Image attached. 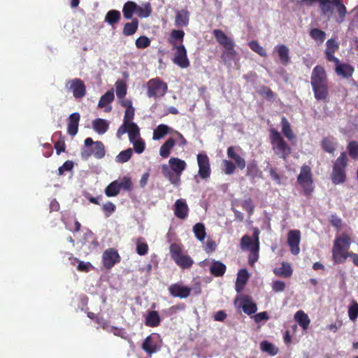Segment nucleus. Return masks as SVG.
I'll list each match as a JSON object with an SVG mask.
<instances>
[{"label":"nucleus","instance_id":"a878e982","mask_svg":"<svg viewBox=\"0 0 358 358\" xmlns=\"http://www.w3.org/2000/svg\"><path fill=\"white\" fill-rule=\"evenodd\" d=\"M227 267L224 264L220 261H213L210 266V273L215 277L223 276L226 272Z\"/></svg>","mask_w":358,"mask_h":358},{"label":"nucleus","instance_id":"412c9836","mask_svg":"<svg viewBox=\"0 0 358 358\" xmlns=\"http://www.w3.org/2000/svg\"><path fill=\"white\" fill-rule=\"evenodd\" d=\"M80 115L78 113L71 114L68 118L67 132L70 136H74L78 131Z\"/></svg>","mask_w":358,"mask_h":358},{"label":"nucleus","instance_id":"338daca9","mask_svg":"<svg viewBox=\"0 0 358 358\" xmlns=\"http://www.w3.org/2000/svg\"><path fill=\"white\" fill-rule=\"evenodd\" d=\"M73 162L72 161H70V160H68V161H66L62 166H61L60 167H59L58 169V172H59V176H62L64 174V171H70L73 169Z\"/></svg>","mask_w":358,"mask_h":358},{"label":"nucleus","instance_id":"c03bdc74","mask_svg":"<svg viewBox=\"0 0 358 358\" xmlns=\"http://www.w3.org/2000/svg\"><path fill=\"white\" fill-rule=\"evenodd\" d=\"M115 96L113 91L110 90L102 95L99 101L98 107L103 108L114 100Z\"/></svg>","mask_w":358,"mask_h":358},{"label":"nucleus","instance_id":"72a5a7b5","mask_svg":"<svg viewBox=\"0 0 358 358\" xmlns=\"http://www.w3.org/2000/svg\"><path fill=\"white\" fill-rule=\"evenodd\" d=\"M93 129L99 134H105L108 129V123L106 120L97 118L92 122Z\"/></svg>","mask_w":358,"mask_h":358},{"label":"nucleus","instance_id":"e433bc0d","mask_svg":"<svg viewBox=\"0 0 358 358\" xmlns=\"http://www.w3.org/2000/svg\"><path fill=\"white\" fill-rule=\"evenodd\" d=\"M138 27V20L136 18H134L131 22H127L124 24L122 34L124 36H131L136 32Z\"/></svg>","mask_w":358,"mask_h":358},{"label":"nucleus","instance_id":"6ab92c4d","mask_svg":"<svg viewBox=\"0 0 358 358\" xmlns=\"http://www.w3.org/2000/svg\"><path fill=\"white\" fill-rule=\"evenodd\" d=\"M174 215L180 220H185L189 214V207L183 199H177L173 205Z\"/></svg>","mask_w":358,"mask_h":358},{"label":"nucleus","instance_id":"473e14b6","mask_svg":"<svg viewBox=\"0 0 358 358\" xmlns=\"http://www.w3.org/2000/svg\"><path fill=\"white\" fill-rule=\"evenodd\" d=\"M172 129L167 125L161 124L153 131L152 139L155 141L162 138L165 135L171 133Z\"/></svg>","mask_w":358,"mask_h":358},{"label":"nucleus","instance_id":"f03ea898","mask_svg":"<svg viewBox=\"0 0 358 358\" xmlns=\"http://www.w3.org/2000/svg\"><path fill=\"white\" fill-rule=\"evenodd\" d=\"M169 164L170 167L167 164L162 166V174L172 185L178 186L180 184V176L185 170L187 164L185 161L178 157L170 158Z\"/></svg>","mask_w":358,"mask_h":358},{"label":"nucleus","instance_id":"2f4dec72","mask_svg":"<svg viewBox=\"0 0 358 358\" xmlns=\"http://www.w3.org/2000/svg\"><path fill=\"white\" fill-rule=\"evenodd\" d=\"M294 319L303 330H306L308 329L310 321L308 315L303 310L297 311L295 313Z\"/></svg>","mask_w":358,"mask_h":358},{"label":"nucleus","instance_id":"a18cd8bd","mask_svg":"<svg viewBox=\"0 0 358 358\" xmlns=\"http://www.w3.org/2000/svg\"><path fill=\"white\" fill-rule=\"evenodd\" d=\"M248 278L249 273L246 269L243 268L239 270L236 278V289L238 291L239 290V289L238 288V286L241 285L242 288L248 282Z\"/></svg>","mask_w":358,"mask_h":358},{"label":"nucleus","instance_id":"f704fd0d","mask_svg":"<svg viewBox=\"0 0 358 358\" xmlns=\"http://www.w3.org/2000/svg\"><path fill=\"white\" fill-rule=\"evenodd\" d=\"M137 4L134 1H127L124 4L122 8L123 16L125 19H131L134 13H136Z\"/></svg>","mask_w":358,"mask_h":358},{"label":"nucleus","instance_id":"bb28decb","mask_svg":"<svg viewBox=\"0 0 358 358\" xmlns=\"http://www.w3.org/2000/svg\"><path fill=\"white\" fill-rule=\"evenodd\" d=\"M276 50L280 61L283 65H287L290 62V57L289 55V48L284 44L278 45L275 47Z\"/></svg>","mask_w":358,"mask_h":358},{"label":"nucleus","instance_id":"39448f33","mask_svg":"<svg viewBox=\"0 0 358 358\" xmlns=\"http://www.w3.org/2000/svg\"><path fill=\"white\" fill-rule=\"evenodd\" d=\"M304 1L311 5L313 3L320 2V8L322 15H327L329 13L332 14L334 7H336L339 15V23L342 22L347 13V10L342 0H304Z\"/></svg>","mask_w":358,"mask_h":358},{"label":"nucleus","instance_id":"4be33fe9","mask_svg":"<svg viewBox=\"0 0 358 358\" xmlns=\"http://www.w3.org/2000/svg\"><path fill=\"white\" fill-rule=\"evenodd\" d=\"M335 71L338 76L344 78H349L353 74L354 67L348 64H342L339 62L336 65Z\"/></svg>","mask_w":358,"mask_h":358},{"label":"nucleus","instance_id":"4468645a","mask_svg":"<svg viewBox=\"0 0 358 358\" xmlns=\"http://www.w3.org/2000/svg\"><path fill=\"white\" fill-rule=\"evenodd\" d=\"M196 159L199 166V176L203 180L209 178L211 169L208 157L204 153H199L196 156Z\"/></svg>","mask_w":358,"mask_h":358},{"label":"nucleus","instance_id":"4d7b16f0","mask_svg":"<svg viewBox=\"0 0 358 358\" xmlns=\"http://www.w3.org/2000/svg\"><path fill=\"white\" fill-rule=\"evenodd\" d=\"M348 316L351 321H355L358 317V303L353 301L348 308Z\"/></svg>","mask_w":358,"mask_h":358},{"label":"nucleus","instance_id":"774afa93","mask_svg":"<svg viewBox=\"0 0 358 358\" xmlns=\"http://www.w3.org/2000/svg\"><path fill=\"white\" fill-rule=\"evenodd\" d=\"M242 207L245 211L248 213L250 215H252L254 212L255 207L251 199L245 200L242 204Z\"/></svg>","mask_w":358,"mask_h":358},{"label":"nucleus","instance_id":"0eeeda50","mask_svg":"<svg viewBox=\"0 0 358 358\" xmlns=\"http://www.w3.org/2000/svg\"><path fill=\"white\" fill-rule=\"evenodd\" d=\"M348 157L346 153L343 152L336 159L333 165V170L331 174V179L334 185L344 183L346 181V167L348 165Z\"/></svg>","mask_w":358,"mask_h":358},{"label":"nucleus","instance_id":"ddd939ff","mask_svg":"<svg viewBox=\"0 0 358 358\" xmlns=\"http://www.w3.org/2000/svg\"><path fill=\"white\" fill-rule=\"evenodd\" d=\"M65 87L73 93L76 99H82L86 94V87L84 82L80 78L69 80Z\"/></svg>","mask_w":358,"mask_h":358},{"label":"nucleus","instance_id":"dca6fc26","mask_svg":"<svg viewBox=\"0 0 358 358\" xmlns=\"http://www.w3.org/2000/svg\"><path fill=\"white\" fill-rule=\"evenodd\" d=\"M176 52L173 59L174 64L182 69H186L189 66V61L187 58V50L184 45L180 44L178 46L173 47Z\"/></svg>","mask_w":358,"mask_h":358},{"label":"nucleus","instance_id":"2eb2a0df","mask_svg":"<svg viewBox=\"0 0 358 358\" xmlns=\"http://www.w3.org/2000/svg\"><path fill=\"white\" fill-rule=\"evenodd\" d=\"M121 257L120 255L114 248L106 249L103 253V265L107 269H110L115 264L119 263Z\"/></svg>","mask_w":358,"mask_h":358},{"label":"nucleus","instance_id":"ea45409f","mask_svg":"<svg viewBox=\"0 0 358 358\" xmlns=\"http://www.w3.org/2000/svg\"><path fill=\"white\" fill-rule=\"evenodd\" d=\"M117 180L118 189L120 191L123 189L124 191L130 192L133 189L134 184L129 177L124 176L122 178Z\"/></svg>","mask_w":358,"mask_h":358},{"label":"nucleus","instance_id":"f257e3e1","mask_svg":"<svg viewBox=\"0 0 358 358\" xmlns=\"http://www.w3.org/2000/svg\"><path fill=\"white\" fill-rule=\"evenodd\" d=\"M310 84L314 96L317 101H326L329 96L328 78L324 68L317 65L313 69Z\"/></svg>","mask_w":358,"mask_h":358},{"label":"nucleus","instance_id":"f3484780","mask_svg":"<svg viewBox=\"0 0 358 358\" xmlns=\"http://www.w3.org/2000/svg\"><path fill=\"white\" fill-rule=\"evenodd\" d=\"M127 132L130 142L140 138V129L136 123H131L124 127L121 125L117 131L116 136L118 138H120Z\"/></svg>","mask_w":358,"mask_h":358},{"label":"nucleus","instance_id":"20e7f679","mask_svg":"<svg viewBox=\"0 0 358 358\" xmlns=\"http://www.w3.org/2000/svg\"><path fill=\"white\" fill-rule=\"evenodd\" d=\"M259 230L258 228L253 229L252 236L244 235L241 240V248L243 250H249L250 255L248 257L249 264L253 265L257 262L259 258Z\"/></svg>","mask_w":358,"mask_h":358},{"label":"nucleus","instance_id":"1a4fd4ad","mask_svg":"<svg viewBox=\"0 0 358 358\" xmlns=\"http://www.w3.org/2000/svg\"><path fill=\"white\" fill-rule=\"evenodd\" d=\"M297 182L305 196H310L312 194L314 191V184L312 170L308 165L303 164L301 167L300 173L297 176Z\"/></svg>","mask_w":358,"mask_h":358},{"label":"nucleus","instance_id":"5701e85b","mask_svg":"<svg viewBox=\"0 0 358 358\" xmlns=\"http://www.w3.org/2000/svg\"><path fill=\"white\" fill-rule=\"evenodd\" d=\"M189 13L187 10L176 12L175 25L178 27H187L189 24Z\"/></svg>","mask_w":358,"mask_h":358},{"label":"nucleus","instance_id":"9d476101","mask_svg":"<svg viewBox=\"0 0 358 358\" xmlns=\"http://www.w3.org/2000/svg\"><path fill=\"white\" fill-rule=\"evenodd\" d=\"M85 147L89 148L94 145L92 150L88 149H83L81 151V157L83 159L87 160L90 156L94 155L96 159H101L104 157L106 150L103 143L101 141H94L92 138H87L84 141Z\"/></svg>","mask_w":358,"mask_h":358},{"label":"nucleus","instance_id":"aec40b11","mask_svg":"<svg viewBox=\"0 0 358 358\" xmlns=\"http://www.w3.org/2000/svg\"><path fill=\"white\" fill-rule=\"evenodd\" d=\"M169 292L174 297L185 299L190 295L191 288L187 286H182L178 283H174L169 286Z\"/></svg>","mask_w":358,"mask_h":358},{"label":"nucleus","instance_id":"423d86ee","mask_svg":"<svg viewBox=\"0 0 358 358\" xmlns=\"http://www.w3.org/2000/svg\"><path fill=\"white\" fill-rule=\"evenodd\" d=\"M213 34L217 42L225 49L221 55L223 61L227 62L234 59L236 56V51L234 50L235 43L234 41L221 29H214Z\"/></svg>","mask_w":358,"mask_h":358},{"label":"nucleus","instance_id":"79ce46f5","mask_svg":"<svg viewBox=\"0 0 358 358\" xmlns=\"http://www.w3.org/2000/svg\"><path fill=\"white\" fill-rule=\"evenodd\" d=\"M260 349L262 351L265 352L271 356H274L278 352V348L267 341H264L260 343Z\"/></svg>","mask_w":358,"mask_h":358},{"label":"nucleus","instance_id":"603ef678","mask_svg":"<svg viewBox=\"0 0 358 358\" xmlns=\"http://www.w3.org/2000/svg\"><path fill=\"white\" fill-rule=\"evenodd\" d=\"M248 45L252 50H253L254 52L257 53L259 55L264 57H267V53H266V50L262 45H260V44L259 43V42L257 41H255V40L251 41L248 43Z\"/></svg>","mask_w":358,"mask_h":358},{"label":"nucleus","instance_id":"c756f323","mask_svg":"<svg viewBox=\"0 0 358 358\" xmlns=\"http://www.w3.org/2000/svg\"><path fill=\"white\" fill-rule=\"evenodd\" d=\"M142 349L150 355L157 351V345L152 336H148L144 340L142 344Z\"/></svg>","mask_w":358,"mask_h":358},{"label":"nucleus","instance_id":"c85d7f7f","mask_svg":"<svg viewBox=\"0 0 358 358\" xmlns=\"http://www.w3.org/2000/svg\"><path fill=\"white\" fill-rule=\"evenodd\" d=\"M161 319L159 315L156 310L149 311L145 320V324L148 327H156L160 324Z\"/></svg>","mask_w":358,"mask_h":358},{"label":"nucleus","instance_id":"5fc2aeb1","mask_svg":"<svg viewBox=\"0 0 358 358\" xmlns=\"http://www.w3.org/2000/svg\"><path fill=\"white\" fill-rule=\"evenodd\" d=\"M132 156V150L131 148H128L125 150H123L119 153L118 155L116 156L115 161L118 163H125L128 162Z\"/></svg>","mask_w":358,"mask_h":358},{"label":"nucleus","instance_id":"680f3d73","mask_svg":"<svg viewBox=\"0 0 358 358\" xmlns=\"http://www.w3.org/2000/svg\"><path fill=\"white\" fill-rule=\"evenodd\" d=\"M134 112L135 110L134 107L125 110L123 124L122 125H124V127L127 124L134 123L133 122H131V120L134 119Z\"/></svg>","mask_w":358,"mask_h":358},{"label":"nucleus","instance_id":"6e6d98bb","mask_svg":"<svg viewBox=\"0 0 358 358\" xmlns=\"http://www.w3.org/2000/svg\"><path fill=\"white\" fill-rule=\"evenodd\" d=\"M348 150L350 157L353 159H358V143L355 141H351L348 145Z\"/></svg>","mask_w":358,"mask_h":358},{"label":"nucleus","instance_id":"58836bf2","mask_svg":"<svg viewBox=\"0 0 358 358\" xmlns=\"http://www.w3.org/2000/svg\"><path fill=\"white\" fill-rule=\"evenodd\" d=\"M282 131L284 136L288 139H293L295 136L291 129V126L288 120L285 117H282L281 119Z\"/></svg>","mask_w":358,"mask_h":358},{"label":"nucleus","instance_id":"f8f14e48","mask_svg":"<svg viewBox=\"0 0 358 358\" xmlns=\"http://www.w3.org/2000/svg\"><path fill=\"white\" fill-rule=\"evenodd\" d=\"M169 249L172 259L181 268H189L192 266L193 259L189 255L183 254L182 248L179 244L172 243Z\"/></svg>","mask_w":358,"mask_h":358},{"label":"nucleus","instance_id":"0e129e2a","mask_svg":"<svg viewBox=\"0 0 358 358\" xmlns=\"http://www.w3.org/2000/svg\"><path fill=\"white\" fill-rule=\"evenodd\" d=\"M327 48L325 51L335 53V52L339 48L338 43L333 38L328 39L327 43Z\"/></svg>","mask_w":358,"mask_h":358},{"label":"nucleus","instance_id":"8fccbe9b","mask_svg":"<svg viewBox=\"0 0 358 358\" xmlns=\"http://www.w3.org/2000/svg\"><path fill=\"white\" fill-rule=\"evenodd\" d=\"M193 231L195 234V236L196 237V238L198 240H199L201 241L204 240L206 233L205 226L203 224L200 223V222L196 223L193 227Z\"/></svg>","mask_w":358,"mask_h":358},{"label":"nucleus","instance_id":"a19ab883","mask_svg":"<svg viewBox=\"0 0 358 358\" xmlns=\"http://www.w3.org/2000/svg\"><path fill=\"white\" fill-rule=\"evenodd\" d=\"M121 18L120 13L117 10H109L105 17V21L110 25L117 24Z\"/></svg>","mask_w":358,"mask_h":358},{"label":"nucleus","instance_id":"9b49d317","mask_svg":"<svg viewBox=\"0 0 358 358\" xmlns=\"http://www.w3.org/2000/svg\"><path fill=\"white\" fill-rule=\"evenodd\" d=\"M147 96L149 98L159 99L168 91V85L160 78H154L147 82Z\"/></svg>","mask_w":358,"mask_h":358},{"label":"nucleus","instance_id":"cd10ccee","mask_svg":"<svg viewBox=\"0 0 358 358\" xmlns=\"http://www.w3.org/2000/svg\"><path fill=\"white\" fill-rule=\"evenodd\" d=\"M336 141L334 136H327L322 138L321 145L322 149L330 154H333L336 149Z\"/></svg>","mask_w":358,"mask_h":358},{"label":"nucleus","instance_id":"e2e57ef3","mask_svg":"<svg viewBox=\"0 0 358 358\" xmlns=\"http://www.w3.org/2000/svg\"><path fill=\"white\" fill-rule=\"evenodd\" d=\"M102 209L105 213L106 217H109L115 211L116 206L113 203L108 201L106 203L103 205Z\"/></svg>","mask_w":358,"mask_h":358},{"label":"nucleus","instance_id":"69168bd1","mask_svg":"<svg viewBox=\"0 0 358 358\" xmlns=\"http://www.w3.org/2000/svg\"><path fill=\"white\" fill-rule=\"evenodd\" d=\"M148 252V245L145 242H140L138 241L136 245V252L141 255H145Z\"/></svg>","mask_w":358,"mask_h":358},{"label":"nucleus","instance_id":"a211bd4d","mask_svg":"<svg viewBox=\"0 0 358 358\" xmlns=\"http://www.w3.org/2000/svg\"><path fill=\"white\" fill-rule=\"evenodd\" d=\"M301 240V233L299 230H290L287 234V243L290 247L291 252L296 255H298L299 249V243Z\"/></svg>","mask_w":358,"mask_h":358},{"label":"nucleus","instance_id":"bf43d9fd","mask_svg":"<svg viewBox=\"0 0 358 358\" xmlns=\"http://www.w3.org/2000/svg\"><path fill=\"white\" fill-rule=\"evenodd\" d=\"M150 40L145 36H141L136 40V46L138 49H144L150 46Z\"/></svg>","mask_w":358,"mask_h":358},{"label":"nucleus","instance_id":"052dcab7","mask_svg":"<svg viewBox=\"0 0 358 358\" xmlns=\"http://www.w3.org/2000/svg\"><path fill=\"white\" fill-rule=\"evenodd\" d=\"M223 168L222 170L224 173L227 175H231L234 173L236 170V166L231 161L224 159L222 161Z\"/></svg>","mask_w":358,"mask_h":358},{"label":"nucleus","instance_id":"393cba45","mask_svg":"<svg viewBox=\"0 0 358 358\" xmlns=\"http://www.w3.org/2000/svg\"><path fill=\"white\" fill-rule=\"evenodd\" d=\"M241 306L245 313L250 315L257 310V307L255 303L253 302L252 299L250 296H245L242 299Z\"/></svg>","mask_w":358,"mask_h":358},{"label":"nucleus","instance_id":"09e8293b","mask_svg":"<svg viewBox=\"0 0 358 358\" xmlns=\"http://www.w3.org/2000/svg\"><path fill=\"white\" fill-rule=\"evenodd\" d=\"M152 13V8L150 3H146L144 6H140L137 5L136 13L141 18H145L150 15Z\"/></svg>","mask_w":358,"mask_h":358},{"label":"nucleus","instance_id":"4c0bfd02","mask_svg":"<svg viewBox=\"0 0 358 358\" xmlns=\"http://www.w3.org/2000/svg\"><path fill=\"white\" fill-rule=\"evenodd\" d=\"M261 173L257 162L255 160L251 161L247 166L246 176L255 179Z\"/></svg>","mask_w":358,"mask_h":358},{"label":"nucleus","instance_id":"c9c22d12","mask_svg":"<svg viewBox=\"0 0 358 358\" xmlns=\"http://www.w3.org/2000/svg\"><path fill=\"white\" fill-rule=\"evenodd\" d=\"M273 272L276 275L284 278H289L292 275L293 270L290 264L282 262L281 267L274 269Z\"/></svg>","mask_w":358,"mask_h":358},{"label":"nucleus","instance_id":"7ed1b4c3","mask_svg":"<svg viewBox=\"0 0 358 358\" xmlns=\"http://www.w3.org/2000/svg\"><path fill=\"white\" fill-rule=\"evenodd\" d=\"M352 243L350 234L342 233L339 236L336 237L332 248V259L336 264H343L347 259V254L350 253Z\"/></svg>","mask_w":358,"mask_h":358},{"label":"nucleus","instance_id":"6e6552de","mask_svg":"<svg viewBox=\"0 0 358 358\" xmlns=\"http://www.w3.org/2000/svg\"><path fill=\"white\" fill-rule=\"evenodd\" d=\"M270 140L275 154L283 159H286L291 153V148L281 136L280 132L275 129H270Z\"/></svg>","mask_w":358,"mask_h":358},{"label":"nucleus","instance_id":"49530a36","mask_svg":"<svg viewBox=\"0 0 358 358\" xmlns=\"http://www.w3.org/2000/svg\"><path fill=\"white\" fill-rule=\"evenodd\" d=\"M184 36V31L173 29L171 32L169 42L173 45V47L178 46L176 44V41L179 40L180 41V43H182Z\"/></svg>","mask_w":358,"mask_h":358},{"label":"nucleus","instance_id":"b1692460","mask_svg":"<svg viewBox=\"0 0 358 358\" xmlns=\"http://www.w3.org/2000/svg\"><path fill=\"white\" fill-rule=\"evenodd\" d=\"M227 154L229 158L235 162L238 168L241 170L245 169L246 165L245 159L235 152V149L233 146H229L227 148Z\"/></svg>","mask_w":358,"mask_h":358},{"label":"nucleus","instance_id":"3c124183","mask_svg":"<svg viewBox=\"0 0 358 358\" xmlns=\"http://www.w3.org/2000/svg\"><path fill=\"white\" fill-rule=\"evenodd\" d=\"M119 193L117 180L113 181L105 189V194L108 197L116 196Z\"/></svg>","mask_w":358,"mask_h":358},{"label":"nucleus","instance_id":"864d4df0","mask_svg":"<svg viewBox=\"0 0 358 358\" xmlns=\"http://www.w3.org/2000/svg\"><path fill=\"white\" fill-rule=\"evenodd\" d=\"M257 92L268 100H272L276 96L275 92H273L268 87L265 85L260 86Z\"/></svg>","mask_w":358,"mask_h":358},{"label":"nucleus","instance_id":"37998d69","mask_svg":"<svg viewBox=\"0 0 358 358\" xmlns=\"http://www.w3.org/2000/svg\"><path fill=\"white\" fill-rule=\"evenodd\" d=\"M116 95L119 99H122L127 94V89L126 83L123 80H117L115 84Z\"/></svg>","mask_w":358,"mask_h":358},{"label":"nucleus","instance_id":"de8ad7c7","mask_svg":"<svg viewBox=\"0 0 358 358\" xmlns=\"http://www.w3.org/2000/svg\"><path fill=\"white\" fill-rule=\"evenodd\" d=\"M310 36L320 44L322 43L326 38V34L321 29L313 28L310 31Z\"/></svg>","mask_w":358,"mask_h":358},{"label":"nucleus","instance_id":"13d9d810","mask_svg":"<svg viewBox=\"0 0 358 358\" xmlns=\"http://www.w3.org/2000/svg\"><path fill=\"white\" fill-rule=\"evenodd\" d=\"M131 143L133 144L134 150L136 153L141 154L145 150V144L141 138H138Z\"/></svg>","mask_w":358,"mask_h":358},{"label":"nucleus","instance_id":"7c9ffc66","mask_svg":"<svg viewBox=\"0 0 358 358\" xmlns=\"http://www.w3.org/2000/svg\"><path fill=\"white\" fill-rule=\"evenodd\" d=\"M176 141L173 138L167 139L160 147L159 154L162 157L167 158L171 153V149L175 146Z\"/></svg>","mask_w":358,"mask_h":358}]
</instances>
